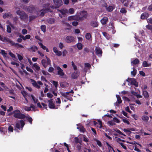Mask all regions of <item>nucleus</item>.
Masks as SVG:
<instances>
[{
  "mask_svg": "<svg viewBox=\"0 0 152 152\" xmlns=\"http://www.w3.org/2000/svg\"><path fill=\"white\" fill-rule=\"evenodd\" d=\"M69 92H66V93H61V95L64 97L66 98L67 97V95H69Z\"/></svg>",
  "mask_w": 152,
  "mask_h": 152,
  "instance_id": "obj_45",
  "label": "nucleus"
},
{
  "mask_svg": "<svg viewBox=\"0 0 152 152\" xmlns=\"http://www.w3.org/2000/svg\"><path fill=\"white\" fill-rule=\"evenodd\" d=\"M38 44L40 46L41 48H42L43 50H46V51L47 52H49V50L48 48L47 47L44 45L41 42H38Z\"/></svg>",
  "mask_w": 152,
  "mask_h": 152,
  "instance_id": "obj_22",
  "label": "nucleus"
},
{
  "mask_svg": "<svg viewBox=\"0 0 152 152\" xmlns=\"http://www.w3.org/2000/svg\"><path fill=\"white\" fill-rule=\"evenodd\" d=\"M77 20V18H76V17L75 16H69L68 18V20Z\"/></svg>",
  "mask_w": 152,
  "mask_h": 152,
  "instance_id": "obj_42",
  "label": "nucleus"
},
{
  "mask_svg": "<svg viewBox=\"0 0 152 152\" xmlns=\"http://www.w3.org/2000/svg\"><path fill=\"white\" fill-rule=\"evenodd\" d=\"M108 20V18L107 17H104L101 20V22L102 25L106 24Z\"/></svg>",
  "mask_w": 152,
  "mask_h": 152,
  "instance_id": "obj_21",
  "label": "nucleus"
},
{
  "mask_svg": "<svg viewBox=\"0 0 152 152\" xmlns=\"http://www.w3.org/2000/svg\"><path fill=\"white\" fill-rule=\"evenodd\" d=\"M147 21L148 23L152 24V18H150L148 19Z\"/></svg>",
  "mask_w": 152,
  "mask_h": 152,
  "instance_id": "obj_64",
  "label": "nucleus"
},
{
  "mask_svg": "<svg viewBox=\"0 0 152 152\" xmlns=\"http://www.w3.org/2000/svg\"><path fill=\"white\" fill-rule=\"evenodd\" d=\"M79 75V73L77 71L73 72L71 75L72 78L74 79H77Z\"/></svg>",
  "mask_w": 152,
  "mask_h": 152,
  "instance_id": "obj_14",
  "label": "nucleus"
},
{
  "mask_svg": "<svg viewBox=\"0 0 152 152\" xmlns=\"http://www.w3.org/2000/svg\"><path fill=\"white\" fill-rule=\"evenodd\" d=\"M86 38L88 40H90L91 39V34L89 33H87L85 35Z\"/></svg>",
  "mask_w": 152,
  "mask_h": 152,
  "instance_id": "obj_30",
  "label": "nucleus"
},
{
  "mask_svg": "<svg viewBox=\"0 0 152 152\" xmlns=\"http://www.w3.org/2000/svg\"><path fill=\"white\" fill-rule=\"evenodd\" d=\"M53 51L56 55L58 56H60L62 55V52L60 51H59L57 48L56 47H54L53 48Z\"/></svg>",
  "mask_w": 152,
  "mask_h": 152,
  "instance_id": "obj_15",
  "label": "nucleus"
},
{
  "mask_svg": "<svg viewBox=\"0 0 152 152\" xmlns=\"http://www.w3.org/2000/svg\"><path fill=\"white\" fill-rule=\"evenodd\" d=\"M144 96L145 97L148 98L149 97V95L148 92L146 91H144L143 92Z\"/></svg>",
  "mask_w": 152,
  "mask_h": 152,
  "instance_id": "obj_38",
  "label": "nucleus"
},
{
  "mask_svg": "<svg viewBox=\"0 0 152 152\" xmlns=\"http://www.w3.org/2000/svg\"><path fill=\"white\" fill-rule=\"evenodd\" d=\"M113 121L114 122H116L117 123H119L120 122L119 120L116 117H114L113 118Z\"/></svg>",
  "mask_w": 152,
  "mask_h": 152,
  "instance_id": "obj_58",
  "label": "nucleus"
},
{
  "mask_svg": "<svg viewBox=\"0 0 152 152\" xmlns=\"http://www.w3.org/2000/svg\"><path fill=\"white\" fill-rule=\"evenodd\" d=\"M47 96L48 97L50 98H52L53 96V95L52 94L49 93L47 94Z\"/></svg>",
  "mask_w": 152,
  "mask_h": 152,
  "instance_id": "obj_60",
  "label": "nucleus"
},
{
  "mask_svg": "<svg viewBox=\"0 0 152 152\" xmlns=\"http://www.w3.org/2000/svg\"><path fill=\"white\" fill-rule=\"evenodd\" d=\"M69 12L70 14H73L74 12V10L73 8H70L69 10Z\"/></svg>",
  "mask_w": 152,
  "mask_h": 152,
  "instance_id": "obj_54",
  "label": "nucleus"
},
{
  "mask_svg": "<svg viewBox=\"0 0 152 152\" xmlns=\"http://www.w3.org/2000/svg\"><path fill=\"white\" fill-rule=\"evenodd\" d=\"M49 11H50V10L48 9L45 10L43 9L41 10L40 15L42 16H43L45 13L49 12Z\"/></svg>",
  "mask_w": 152,
  "mask_h": 152,
  "instance_id": "obj_19",
  "label": "nucleus"
},
{
  "mask_svg": "<svg viewBox=\"0 0 152 152\" xmlns=\"http://www.w3.org/2000/svg\"><path fill=\"white\" fill-rule=\"evenodd\" d=\"M71 63H72V66L73 67V69L75 70H76L77 69V66L75 65V64L73 61H72V62Z\"/></svg>",
  "mask_w": 152,
  "mask_h": 152,
  "instance_id": "obj_53",
  "label": "nucleus"
},
{
  "mask_svg": "<svg viewBox=\"0 0 152 152\" xmlns=\"http://www.w3.org/2000/svg\"><path fill=\"white\" fill-rule=\"evenodd\" d=\"M53 3L56 7H54V8H59L62 4L63 2L62 0H53Z\"/></svg>",
  "mask_w": 152,
  "mask_h": 152,
  "instance_id": "obj_7",
  "label": "nucleus"
},
{
  "mask_svg": "<svg viewBox=\"0 0 152 152\" xmlns=\"http://www.w3.org/2000/svg\"><path fill=\"white\" fill-rule=\"evenodd\" d=\"M133 71L131 72V73L133 75V76H135L136 74L137 70L134 67L133 68Z\"/></svg>",
  "mask_w": 152,
  "mask_h": 152,
  "instance_id": "obj_39",
  "label": "nucleus"
},
{
  "mask_svg": "<svg viewBox=\"0 0 152 152\" xmlns=\"http://www.w3.org/2000/svg\"><path fill=\"white\" fill-rule=\"evenodd\" d=\"M87 17L86 11H83L80 12L79 14L77 15V20L82 21L86 19Z\"/></svg>",
  "mask_w": 152,
  "mask_h": 152,
  "instance_id": "obj_3",
  "label": "nucleus"
},
{
  "mask_svg": "<svg viewBox=\"0 0 152 152\" xmlns=\"http://www.w3.org/2000/svg\"><path fill=\"white\" fill-rule=\"evenodd\" d=\"M94 140L96 142L97 144L98 145L99 147H102V144L99 140H97L96 139Z\"/></svg>",
  "mask_w": 152,
  "mask_h": 152,
  "instance_id": "obj_44",
  "label": "nucleus"
},
{
  "mask_svg": "<svg viewBox=\"0 0 152 152\" xmlns=\"http://www.w3.org/2000/svg\"><path fill=\"white\" fill-rule=\"evenodd\" d=\"M128 80L131 81V83L132 84L134 85L136 87L138 86V83L134 79H133L132 80L131 78H128Z\"/></svg>",
  "mask_w": 152,
  "mask_h": 152,
  "instance_id": "obj_16",
  "label": "nucleus"
},
{
  "mask_svg": "<svg viewBox=\"0 0 152 152\" xmlns=\"http://www.w3.org/2000/svg\"><path fill=\"white\" fill-rule=\"evenodd\" d=\"M149 119V117L147 116L143 115L142 117V120L145 121H148Z\"/></svg>",
  "mask_w": 152,
  "mask_h": 152,
  "instance_id": "obj_29",
  "label": "nucleus"
},
{
  "mask_svg": "<svg viewBox=\"0 0 152 152\" xmlns=\"http://www.w3.org/2000/svg\"><path fill=\"white\" fill-rule=\"evenodd\" d=\"M32 67L33 68L34 70H36L37 71H39L40 69V67L38 66V64L36 63L34 64L32 66Z\"/></svg>",
  "mask_w": 152,
  "mask_h": 152,
  "instance_id": "obj_23",
  "label": "nucleus"
},
{
  "mask_svg": "<svg viewBox=\"0 0 152 152\" xmlns=\"http://www.w3.org/2000/svg\"><path fill=\"white\" fill-rule=\"evenodd\" d=\"M75 141L76 143H80L79 139L77 137H75Z\"/></svg>",
  "mask_w": 152,
  "mask_h": 152,
  "instance_id": "obj_55",
  "label": "nucleus"
},
{
  "mask_svg": "<svg viewBox=\"0 0 152 152\" xmlns=\"http://www.w3.org/2000/svg\"><path fill=\"white\" fill-rule=\"evenodd\" d=\"M76 45H77V47L78 50H81L82 49L83 45L81 43L78 42L77 43Z\"/></svg>",
  "mask_w": 152,
  "mask_h": 152,
  "instance_id": "obj_31",
  "label": "nucleus"
},
{
  "mask_svg": "<svg viewBox=\"0 0 152 152\" xmlns=\"http://www.w3.org/2000/svg\"><path fill=\"white\" fill-rule=\"evenodd\" d=\"M16 13L20 16V18L22 20L25 21L28 19V15L23 11L18 10L16 12Z\"/></svg>",
  "mask_w": 152,
  "mask_h": 152,
  "instance_id": "obj_1",
  "label": "nucleus"
},
{
  "mask_svg": "<svg viewBox=\"0 0 152 152\" xmlns=\"http://www.w3.org/2000/svg\"><path fill=\"white\" fill-rule=\"evenodd\" d=\"M53 99H50V100H48V102H49L48 106L51 109H57L58 107H56L55 104L53 102Z\"/></svg>",
  "mask_w": 152,
  "mask_h": 152,
  "instance_id": "obj_10",
  "label": "nucleus"
},
{
  "mask_svg": "<svg viewBox=\"0 0 152 152\" xmlns=\"http://www.w3.org/2000/svg\"><path fill=\"white\" fill-rule=\"evenodd\" d=\"M149 15L148 13L144 12L142 13L140 16V18L144 20L148 17Z\"/></svg>",
  "mask_w": 152,
  "mask_h": 152,
  "instance_id": "obj_17",
  "label": "nucleus"
},
{
  "mask_svg": "<svg viewBox=\"0 0 152 152\" xmlns=\"http://www.w3.org/2000/svg\"><path fill=\"white\" fill-rule=\"evenodd\" d=\"M79 130L80 132H82L83 133L85 132V128L83 126L80 127Z\"/></svg>",
  "mask_w": 152,
  "mask_h": 152,
  "instance_id": "obj_61",
  "label": "nucleus"
},
{
  "mask_svg": "<svg viewBox=\"0 0 152 152\" xmlns=\"http://www.w3.org/2000/svg\"><path fill=\"white\" fill-rule=\"evenodd\" d=\"M31 97L33 100L34 103V104H36L37 102L38 101V99H35V98L34 96L33 95H31Z\"/></svg>",
  "mask_w": 152,
  "mask_h": 152,
  "instance_id": "obj_37",
  "label": "nucleus"
},
{
  "mask_svg": "<svg viewBox=\"0 0 152 152\" xmlns=\"http://www.w3.org/2000/svg\"><path fill=\"white\" fill-rule=\"evenodd\" d=\"M0 53L4 57H6V55H7V53H6L5 51L3 50H1Z\"/></svg>",
  "mask_w": 152,
  "mask_h": 152,
  "instance_id": "obj_40",
  "label": "nucleus"
},
{
  "mask_svg": "<svg viewBox=\"0 0 152 152\" xmlns=\"http://www.w3.org/2000/svg\"><path fill=\"white\" fill-rule=\"evenodd\" d=\"M29 21H31L35 19L36 18V17L34 15H31L29 16Z\"/></svg>",
  "mask_w": 152,
  "mask_h": 152,
  "instance_id": "obj_52",
  "label": "nucleus"
},
{
  "mask_svg": "<svg viewBox=\"0 0 152 152\" xmlns=\"http://www.w3.org/2000/svg\"><path fill=\"white\" fill-rule=\"evenodd\" d=\"M25 118H26L27 120L31 124H32L33 119L31 117H30L29 116H26Z\"/></svg>",
  "mask_w": 152,
  "mask_h": 152,
  "instance_id": "obj_26",
  "label": "nucleus"
},
{
  "mask_svg": "<svg viewBox=\"0 0 152 152\" xmlns=\"http://www.w3.org/2000/svg\"><path fill=\"white\" fill-rule=\"evenodd\" d=\"M38 49V48L36 46H31L29 48V49L33 52H35L36 50H37Z\"/></svg>",
  "mask_w": 152,
  "mask_h": 152,
  "instance_id": "obj_32",
  "label": "nucleus"
},
{
  "mask_svg": "<svg viewBox=\"0 0 152 152\" xmlns=\"http://www.w3.org/2000/svg\"><path fill=\"white\" fill-rule=\"evenodd\" d=\"M12 17V15L10 12H8L7 13H5L3 15V18L5 19L7 18H10Z\"/></svg>",
  "mask_w": 152,
  "mask_h": 152,
  "instance_id": "obj_18",
  "label": "nucleus"
},
{
  "mask_svg": "<svg viewBox=\"0 0 152 152\" xmlns=\"http://www.w3.org/2000/svg\"><path fill=\"white\" fill-rule=\"evenodd\" d=\"M72 24L75 26H76L78 25V22L77 21H73L72 23Z\"/></svg>",
  "mask_w": 152,
  "mask_h": 152,
  "instance_id": "obj_62",
  "label": "nucleus"
},
{
  "mask_svg": "<svg viewBox=\"0 0 152 152\" xmlns=\"http://www.w3.org/2000/svg\"><path fill=\"white\" fill-rule=\"evenodd\" d=\"M26 9L27 11L30 13H32L33 12H35L36 11V8L34 5H31L29 6L26 7Z\"/></svg>",
  "mask_w": 152,
  "mask_h": 152,
  "instance_id": "obj_9",
  "label": "nucleus"
},
{
  "mask_svg": "<svg viewBox=\"0 0 152 152\" xmlns=\"http://www.w3.org/2000/svg\"><path fill=\"white\" fill-rule=\"evenodd\" d=\"M31 80L32 82H33L32 83V84L34 86L37 88L38 89L40 88V86L37 84L36 81H35L34 80L32 79H31Z\"/></svg>",
  "mask_w": 152,
  "mask_h": 152,
  "instance_id": "obj_20",
  "label": "nucleus"
},
{
  "mask_svg": "<svg viewBox=\"0 0 152 152\" xmlns=\"http://www.w3.org/2000/svg\"><path fill=\"white\" fill-rule=\"evenodd\" d=\"M146 28H147L148 29L151 30L152 31V26L151 25H148L146 26Z\"/></svg>",
  "mask_w": 152,
  "mask_h": 152,
  "instance_id": "obj_63",
  "label": "nucleus"
},
{
  "mask_svg": "<svg viewBox=\"0 0 152 152\" xmlns=\"http://www.w3.org/2000/svg\"><path fill=\"white\" fill-rule=\"evenodd\" d=\"M62 15L65 16L66 13H68V10L67 9H61V12Z\"/></svg>",
  "mask_w": 152,
  "mask_h": 152,
  "instance_id": "obj_27",
  "label": "nucleus"
},
{
  "mask_svg": "<svg viewBox=\"0 0 152 152\" xmlns=\"http://www.w3.org/2000/svg\"><path fill=\"white\" fill-rule=\"evenodd\" d=\"M41 29L44 32H45L46 31V26L44 25H42L41 26Z\"/></svg>",
  "mask_w": 152,
  "mask_h": 152,
  "instance_id": "obj_41",
  "label": "nucleus"
},
{
  "mask_svg": "<svg viewBox=\"0 0 152 152\" xmlns=\"http://www.w3.org/2000/svg\"><path fill=\"white\" fill-rule=\"evenodd\" d=\"M116 97L117 99V102H118L119 104H121L122 102L121 98L119 95H116Z\"/></svg>",
  "mask_w": 152,
  "mask_h": 152,
  "instance_id": "obj_34",
  "label": "nucleus"
},
{
  "mask_svg": "<svg viewBox=\"0 0 152 152\" xmlns=\"http://www.w3.org/2000/svg\"><path fill=\"white\" fill-rule=\"evenodd\" d=\"M95 53L96 54L99 56H101L102 55V51L100 48H98L96 47L95 49Z\"/></svg>",
  "mask_w": 152,
  "mask_h": 152,
  "instance_id": "obj_12",
  "label": "nucleus"
},
{
  "mask_svg": "<svg viewBox=\"0 0 152 152\" xmlns=\"http://www.w3.org/2000/svg\"><path fill=\"white\" fill-rule=\"evenodd\" d=\"M10 40L9 38L6 37H4L3 39V40L2 41L3 42H9Z\"/></svg>",
  "mask_w": 152,
  "mask_h": 152,
  "instance_id": "obj_51",
  "label": "nucleus"
},
{
  "mask_svg": "<svg viewBox=\"0 0 152 152\" xmlns=\"http://www.w3.org/2000/svg\"><path fill=\"white\" fill-rule=\"evenodd\" d=\"M47 60L45 59H43L41 61V63L43 66L45 68L47 67V65H51V61L50 59L48 58L47 56H45Z\"/></svg>",
  "mask_w": 152,
  "mask_h": 152,
  "instance_id": "obj_4",
  "label": "nucleus"
},
{
  "mask_svg": "<svg viewBox=\"0 0 152 152\" xmlns=\"http://www.w3.org/2000/svg\"><path fill=\"white\" fill-rule=\"evenodd\" d=\"M19 122L20 123H17L16 124L15 127L18 129L22 130L25 124V123L23 120L19 121Z\"/></svg>",
  "mask_w": 152,
  "mask_h": 152,
  "instance_id": "obj_5",
  "label": "nucleus"
},
{
  "mask_svg": "<svg viewBox=\"0 0 152 152\" xmlns=\"http://www.w3.org/2000/svg\"><path fill=\"white\" fill-rule=\"evenodd\" d=\"M85 66L86 67H88V68H91V64L88 63H85L84 64Z\"/></svg>",
  "mask_w": 152,
  "mask_h": 152,
  "instance_id": "obj_59",
  "label": "nucleus"
},
{
  "mask_svg": "<svg viewBox=\"0 0 152 152\" xmlns=\"http://www.w3.org/2000/svg\"><path fill=\"white\" fill-rule=\"evenodd\" d=\"M83 140L86 142H88L89 141V140L85 135L83 136Z\"/></svg>",
  "mask_w": 152,
  "mask_h": 152,
  "instance_id": "obj_50",
  "label": "nucleus"
},
{
  "mask_svg": "<svg viewBox=\"0 0 152 152\" xmlns=\"http://www.w3.org/2000/svg\"><path fill=\"white\" fill-rule=\"evenodd\" d=\"M46 21L50 24L53 23L55 21V19L54 18H49Z\"/></svg>",
  "mask_w": 152,
  "mask_h": 152,
  "instance_id": "obj_24",
  "label": "nucleus"
},
{
  "mask_svg": "<svg viewBox=\"0 0 152 152\" xmlns=\"http://www.w3.org/2000/svg\"><path fill=\"white\" fill-rule=\"evenodd\" d=\"M90 25L93 27H97L98 25L97 23L95 21H92L90 23Z\"/></svg>",
  "mask_w": 152,
  "mask_h": 152,
  "instance_id": "obj_25",
  "label": "nucleus"
},
{
  "mask_svg": "<svg viewBox=\"0 0 152 152\" xmlns=\"http://www.w3.org/2000/svg\"><path fill=\"white\" fill-rule=\"evenodd\" d=\"M15 47H17V48H22L23 47V46L22 45L19 44L18 43H15Z\"/></svg>",
  "mask_w": 152,
  "mask_h": 152,
  "instance_id": "obj_56",
  "label": "nucleus"
},
{
  "mask_svg": "<svg viewBox=\"0 0 152 152\" xmlns=\"http://www.w3.org/2000/svg\"><path fill=\"white\" fill-rule=\"evenodd\" d=\"M51 83L57 89L58 85V82L57 81L53 80L52 81Z\"/></svg>",
  "mask_w": 152,
  "mask_h": 152,
  "instance_id": "obj_43",
  "label": "nucleus"
},
{
  "mask_svg": "<svg viewBox=\"0 0 152 152\" xmlns=\"http://www.w3.org/2000/svg\"><path fill=\"white\" fill-rule=\"evenodd\" d=\"M143 66L144 67L149 66H151L150 64H149L146 61H144L142 63Z\"/></svg>",
  "mask_w": 152,
  "mask_h": 152,
  "instance_id": "obj_33",
  "label": "nucleus"
},
{
  "mask_svg": "<svg viewBox=\"0 0 152 152\" xmlns=\"http://www.w3.org/2000/svg\"><path fill=\"white\" fill-rule=\"evenodd\" d=\"M35 108L36 107L33 104H31L30 106L29 107L25 106L24 107V109L25 110L27 111H30L31 110L35 111H36Z\"/></svg>",
  "mask_w": 152,
  "mask_h": 152,
  "instance_id": "obj_8",
  "label": "nucleus"
},
{
  "mask_svg": "<svg viewBox=\"0 0 152 152\" xmlns=\"http://www.w3.org/2000/svg\"><path fill=\"white\" fill-rule=\"evenodd\" d=\"M8 130L11 132H12L13 131V128L12 126L10 125L8 127Z\"/></svg>",
  "mask_w": 152,
  "mask_h": 152,
  "instance_id": "obj_57",
  "label": "nucleus"
},
{
  "mask_svg": "<svg viewBox=\"0 0 152 152\" xmlns=\"http://www.w3.org/2000/svg\"><path fill=\"white\" fill-rule=\"evenodd\" d=\"M98 121L99 123L98 125L97 126L99 127V128L101 129L102 127V121L100 120H98Z\"/></svg>",
  "mask_w": 152,
  "mask_h": 152,
  "instance_id": "obj_46",
  "label": "nucleus"
},
{
  "mask_svg": "<svg viewBox=\"0 0 152 152\" xmlns=\"http://www.w3.org/2000/svg\"><path fill=\"white\" fill-rule=\"evenodd\" d=\"M50 4L48 3H47L46 4H43V7L45 9H44L45 10H46V9H48L50 10L49 11V12H53V10L51 9V8L54 9V6H50Z\"/></svg>",
  "mask_w": 152,
  "mask_h": 152,
  "instance_id": "obj_11",
  "label": "nucleus"
},
{
  "mask_svg": "<svg viewBox=\"0 0 152 152\" xmlns=\"http://www.w3.org/2000/svg\"><path fill=\"white\" fill-rule=\"evenodd\" d=\"M120 12L122 13L125 14L127 12V11L125 8H122L120 10Z\"/></svg>",
  "mask_w": 152,
  "mask_h": 152,
  "instance_id": "obj_47",
  "label": "nucleus"
},
{
  "mask_svg": "<svg viewBox=\"0 0 152 152\" xmlns=\"http://www.w3.org/2000/svg\"><path fill=\"white\" fill-rule=\"evenodd\" d=\"M133 65H136L138 64L140 62L139 60L137 58H136L132 62Z\"/></svg>",
  "mask_w": 152,
  "mask_h": 152,
  "instance_id": "obj_28",
  "label": "nucleus"
},
{
  "mask_svg": "<svg viewBox=\"0 0 152 152\" xmlns=\"http://www.w3.org/2000/svg\"><path fill=\"white\" fill-rule=\"evenodd\" d=\"M114 8L111 6H109L108 7L106 8V10L107 11L109 12H112Z\"/></svg>",
  "mask_w": 152,
  "mask_h": 152,
  "instance_id": "obj_36",
  "label": "nucleus"
},
{
  "mask_svg": "<svg viewBox=\"0 0 152 152\" xmlns=\"http://www.w3.org/2000/svg\"><path fill=\"white\" fill-rule=\"evenodd\" d=\"M56 69L58 70V75L61 76H63L65 75L64 72H63V70L59 66H57Z\"/></svg>",
  "mask_w": 152,
  "mask_h": 152,
  "instance_id": "obj_13",
  "label": "nucleus"
},
{
  "mask_svg": "<svg viewBox=\"0 0 152 152\" xmlns=\"http://www.w3.org/2000/svg\"><path fill=\"white\" fill-rule=\"evenodd\" d=\"M7 32L9 33H10L11 32V28L9 25L7 26Z\"/></svg>",
  "mask_w": 152,
  "mask_h": 152,
  "instance_id": "obj_49",
  "label": "nucleus"
},
{
  "mask_svg": "<svg viewBox=\"0 0 152 152\" xmlns=\"http://www.w3.org/2000/svg\"><path fill=\"white\" fill-rule=\"evenodd\" d=\"M76 39L75 38L72 36H68L65 38V41L67 43H75Z\"/></svg>",
  "mask_w": 152,
  "mask_h": 152,
  "instance_id": "obj_6",
  "label": "nucleus"
},
{
  "mask_svg": "<svg viewBox=\"0 0 152 152\" xmlns=\"http://www.w3.org/2000/svg\"><path fill=\"white\" fill-rule=\"evenodd\" d=\"M13 117L16 118L23 119L26 117V115L21 113L19 110H15L14 111Z\"/></svg>",
  "mask_w": 152,
  "mask_h": 152,
  "instance_id": "obj_2",
  "label": "nucleus"
},
{
  "mask_svg": "<svg viewBox=\"0 0 152 152\" xmlns=\"http://www.w3.org/2000/svg\"><path fill=\"white\" fill-rule=\"evenodd\" d=\"M115 28H114V27L113 26V25H111V27L110 28V29H109V30H112V33L114 34L115 32V31L114 30V29Z\"/></svg>",
  "mask_w": 152,
  "mask_h": 152,
  "instance_id": "obj_48",
  "label": "nucleus"
},
{
  "mask_svg": "<svg viewBox=\"0 0 152 152\" xmlns=\"http://www.w3.org/2000/svg\"><path fill=\"white\" fill-rule=\"evenodd\" d=\"M102 34L106 38L109 39L110 38V35L108 34L106 32H102Z\"/></svg>",
  "mask_w": 152,
  "mask_h": 152,
  "instance_id": "obj_35",
  "label": "nucleus"
}]
</instances>
